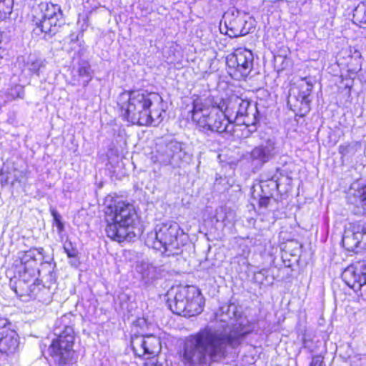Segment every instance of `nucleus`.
Returning <instances> with one entry per match:
<instances>
[{
	"instance_id": "nucleus-9",
	"label": "nucleus",
	"mask_w": 366,
	"mask_h": 366,
	"mask_svg": "<svg viewBox=\"0 0 366 366\" xmlns=\"http://www.w3.org/2000/svg\"><path fill=\"white\" fill-rule=\"evenodd\" d=\"M224 108L230 124L234 123L237 125H245L249 127L254 125L257 121L256 107L249 101L238 96H232L225 102Z\"/></svg>"
},
{
	"instance_id": "nucleus-20",
	"label": "nucleus",
	"mask_w": 366,
	"mask_h": 366,
	"mask_svg": "<svg viewBox=\"0 0 366 366\" xmlns=\"http://www.w3.org/2000/svg\"><path fill=\"white\" fill-rule=\"evenodd\" d=\"M165 113L164 103L162 98V102L157 104H152V107L146 112V116L148 117V122L146 124H139L142 126L159 125L163 120V114Z\"/></svg>"
},
{
	"instance_id": "nucleus-41",
	"label": "nucleus",
	"mask_w": 366,
	"mask_h": 366,
	"mask_svg": "<svg viewBox=\"0 0 366 366\" xmlns=\"http://www.w3.org/2000/svg\"><path fill=\"white\" fill-rule=\"evenodd\" d=\"M6 181L7 182H10L11 184H14V182H20V180L18 178H16V177H14V179H11V180H10V177H8Z\"/></svg>"
},
{
	"instance_id": "nucleus-31",
	"label": "nucleus",
	"mask_w": 366,
	"mask_h": 366,
	"mask_svg": "<svg viewBox=\"0 0 366 366\" xmlns=\"http://www.w3.org/2000/svg\"><path fill=\"white\" fill-rule=\"evenodd\" d=\"M231 214L232 212H227L226 208L219 207L216 210L215 218L217 222H222L226 224L227 222H230V220L229 219V215Z\"/></svg>"
},
{
	"instance_id": "nucleus-13",
	"label": "nucleus",
	"mask_w": 366,
	"mask_h": 366,
	"mask_svg": "<svg viewBox=\"0 0 366 366\" xmlns=\"http://www.w3.org/2000/svg\"><path fill=\"white\" fill-rule=\"evenodd\" d=\"M342 279L354 290H359L366 284V261H358L347 267Z\"/></svg>"
},
{
	"instance_id": "nucleus-39",
	"label": "nucleus",
	"mask_w": 366,
	"mask_h": 366,
	"mask_svg": "<svg viewBox=\"0 0 366 366\" xmlns=\"http://www.w3.org/2000/svg\"><path fill=\"white\" fill-rule=\"evenodd\" d=\"M339 152L342 154V155H347L349 152V147L348 146H345V145H340L339 147Z\"/></svg>"
},
{
	"instance_id": "nucleus-37",
	"label": "nucleus",
	"mask_w": 366,
	"mask_h": 366,
	"mask_svg": "<svg viewBox=\"0 0 366 366\" xmlns=\"http://www.w3.org/2000/svg\"><path fill=\"white\" fill-rule=\"evenodd\" d=\"M269 194H265L260 197L259 200V205L261 207H267L269 203Z\"/></svg>"
},
{
	"instance_id": "nucleus-7",
	"label": "nucleus",
	"mask_w": 366,
	"mask_h": 366,
	"mask_svg": "<svg viewBox=\"0 0 366 366\" xmlns=\"http://www.w3.org/2000/svg\"><path fill=\"white\" fill-rule=\"evenodd\" d=\"M167 303L173 313L189 317L201 313L203 297L195 287H180L177 289L173 298L168 299Z\"/></svg>"
},
{
	"instance_id": "nucleus-21",
	"label": "nucleus",
	"mask_w": 366,
	"mask_h": 366,
	"mask_svg": "<svg viewBox=\"0 0 366 366\" xmlns=\"http://www.w3.org/2000/svg\"><path fill=\"white\" fill-rule=\"evenodd\" d=\"M25 66L31 74L39 76L46 66V61L35 54H30L27 57Z\"/></svg>"
},
{
	"instance_id": "nucleus-15",
	"label": "nucleus",
	"mask_w": 366,
	"mask_h": 366,
	"mask_svg": "<svg viewBox=\"0 0 366 366\" xmlns=\"http://www.w3.org/2000/svg\"><path fill=\"white\" fill-rule=\"evenodd\" d=\"M42 251V248L31 249L23 254L21 257V262L23 265V271L20 272L21 278L26 280V276L34 278L39 274L37 257H41Z\"/></svg>"
},
{
	"instance_id": "nucleus-27",
	"label": "nucleus",
	"mask_w": 366,
	"mask_h": 366,
	"mask_svg": "<svg viewBox=\"0 0 366 366\" xmlns=\"http://www.w3.org/2000/svg\"><path fill=\"white\" fill-rule=\"evenodd\" d=\"M64 249L68 257L74 258V259L71 262V264L77 267L79 264V262L76 259L78 255V251L74 247L72 243L71 242H66L64 244Z\"/></svg>"
},
{
	"instance_id": "nucleus-25",
	"label": "nucleus",
	"mask_w": 366,
	"mask_h": 366,
	"mask_svg": "<svg viewBox=\"0 0 366 366\" xmlns=\"http://www.w3.org/2000/svg\"><path fill=\"white\" fill-rule=\"evenodd\" d=\"M353 20L360 26L366 27V1L360 2L354 9Z\"/></svg>"
},
{
	"instance_id": "nucleus-5",
	"label": "nucleus",
	"mask_w": 366,
	"mask_h": 366,
	"mask_svg": "<svg viewBox=\"0 0 366 366\" xmlns=\"http://www.w3.org/2000/svg\"><path fill=\"white\" fill-rule=\"evenodd\" d=\"M184 233L175 222H167L155 225L147 233L145 244L165 256L177 255L182 252Z\"/></svg>"
},
{
	"instance_id": "nucleus-12",
	"label": "nucleus",
	"mask_w": 366,
	"mask_h": 366,
	"mask_svg": "<svg viewBox=\"0 0 366 366\" xmlns=\"http://www.w3.org/2000/svg\"><path fill=\"white\" fill-rule=\"evenodd\" d=\"M131 346L136 356L147 359L157 355L161 350L159 338L152 335L132 337Z\"/></svg>"
},
{
	"instance_id": "nucleus-26",
	"label": "nucleus",
	"mask_w": 366,
	"mask_h": 366,
	"mask_svg": "<svg viewBox=\"0 0 366 366\" xmlns=\"http://www.w3.org/2000/svg\"><path fill=\"white\" fill-rule=\"evenodd\" d=\"M4 102H11L16 99H23L24 96V87L20 84H15L9 88L4 93Z\"/></svg>"
},
{
	"instance_id": "nucleus-17",
	"label": "nucleus",
	"mask_w": 366,
	"mask_h": 366,
	"mask_svg": "<svg viewBox=\"0 0 366 366\" xmlns=\"http://www.w3.org/2000/svg\"><path fill=\"white\" fill-rule=\"evenodd\" d=\"M42 287L43 285L38 280L37 276L34 278L26 276V280L20 277L14 291L16 295L21 297L26 296L33 300L36 295V292Z\"/></svg>"
},
{
	"instance_id": "nucleus-22",
	"label": "nucleus",
	"mask_w": 366,
	"mask_h": 366,
	"mask_svg": "<svg viewBox=\"0 0 366 366\" xmlns=\"http://www.w3.org/2000/svg\"><path fill=\"white\" fill-rule=\"evenodd\" d=\"M139 272L146 284H149L157 278V268L150 264L142 263L139 267Z\"/></svg>"
},
{
	"instance_id": "nucleus-19",
	"label": "nucleus",
	"mask_w": 366,
	"mask_h": 366,
	"mask_svg": "<svg viewBox=\"0 0 366 366\" xmlns=\"http://www.w3.org/2000/svg\"><path fill=\"white\" fill-rule=\"evenodd\" d=\"M19 343L17 333L10 330L0 336V352L12 353L17 349Z\"/></svg>"
},
{
	"instance_id": "nucleus-34",
	"label": "nucleus",
	"mask_w": 366,
	"mask_h": 366,
	"mask_svg": "<svg viewBox=\"0 0 366 366\" xmlns=\"http://www.w3.org/2000/svg\"><path fill=\"white\" fill-rule=\"evenodd\" d=\"M226 26L227 28L226 33L231 38L244 36L247 34V32L244 31L242 29L234 28L232 26L229 27L227 24Z\"/></svg>"
},
{
	"instance_id": "nucleus-30",
	"label": "nucleus",
	"mask_w": 366,
	"mask_h": 366,
	"mask_svg": "<svg viewBox=\"0 0 366 366\" xmlns=\"http://www.w3.org/2000/svg\"><path fill=\"white\" fill-rule=\"evenodd\" d=\"M12 11V6L10 1L0 0V19H5Z\"/></svg>"
},
{
	"instance_id": "nucleus-40",
	"label": "nucleus",
	"mask_w": 366,
	"mask_h": 366,
	"mask_svg": "<svg viewBox=\"0 0 366 366\" xmlns=\"http://www.w3.org/2000/svg\"><path fill=\"white\" fill-rule=\"evenodd\" d=\"M144 366H162V365L155 362L154 360H150L144 363Z\"/></svg>"
},
{
	"instance_id": "nucleus-1",
	"label": "nucleus",
	"mask_w": 366,
	"mask_h": 366,
	"mask_svg": "<svg viewBox=\"0 0 366 366\" xmlns=\"http://www.w3.org/2000/svg\"><path fill=\"white\" fill-rule=\"evenodd\" d=\"M254 328L255 324L246 319L239 320L229 332L206 327L186 338L179 352V360L184 366H210L226 355L227 346L239 345Z\"/></svg>"
},
{
	"instance_id": "nucleus-32",
	"label": "nucleus",
	"mask_w": 366,
	"mask_h": 366,
	"mask_svg": "<svg viewBox=\"0 0 366 366\" xmlns=\"http://www.w3.org/2000/svg\"><path fill=\"white\" fill-rule=\"evenodd\" d=\"M51 215L53 217L54 223L57 227L58 232L61 233L63 232L64 229V226L63 222L61 220V215L54 209L51 211Z\"/></svg>"
},
{
	"instance_id": "nucleus-23",
	"label": "nucleus",
	"mask_w": 366,
	"mask_h": 366,
	"mask_svg": "<svg viewBox=\"0 0 366 366\" xmlns=\"http://www.w3.org/2000/svg\"><path fill=\"white\" fill-rule=\"evenodd\" d=\"M359 230H355L352 234H346L342 237V246L349 251L354 250L360 243Z\"/></svg>"
},
{
	"instance_id": "nucleus-35",
	"label": "nucleus",
	"mask_w": 366,
	"mask_h": 366,
	"mask_svg": "<svg viewBox=\"0 0 366 366\" xmlns=\"http://www.w3.org/2000/svg\"><path fill=\"white\" fill-rule=\"evenodd\" d=\"M267 275H268V270L266 269H262L254 274V278L257 280V281H258L259 276H262V278L259 280V282L262 283L264 278H266Z\"/></svg>"
},
{
	"instance_id": "nucleus-24",
	"label": "nucleus",
	"mask_w": 366,
	"mask_h": 366,
	"mask_svg": "<svg viewBox=\"0 0 366 366\" xmlns=\"http://www.w3.org/2000/svg\"><path fill=\"white\" fill-rule=\"evenodd\" d=\"M77 73L79 76L82 79L81 83L79 84L83 86H86L92 79L89 64L86 61H80L79 63Z\"/></svg>"
},
{
	"instance_id": "nucleus-29",
	"label": "nucleus",
	"mask_w": 366,
	"mask_h": 366,
	"mask_svg": "<svg viewBox=\"0 0 366 366\" xmlns=\"http://www.w3.org/2000/svg\"><path fill=\"white\" fill-rule=\"evenodd\" d=\"M33 300H37L39 302L44 304L50 302L51 295L49 289L43 285V287L36 292V295Z\"/></svg>"
},
{
	"instance_id": "nucleus-2",
	"label": "nucleus",
	"mask_w": 366,
	"mask_h": 366,
	"mask_svg": "<svg viewBox=\"0 0 366 366\" xmlns=\"http://www.w3.org/2000/svg\"><path fill=\"white\" fill-rule=\"evenodd\" d=\"M224 106L225 101L223 99H214L212 96L194 101L192 120L196 122L201 132L210 135L212 133L229 132L230 122Z\"/></svg>"
},
{
	"instance_id": "nucleus-11",
	"label": "nucleus",
	"mask_w": 366,
	"mask_h": 366,
	"mask_svg": "<svg viewBox=\"0 0 366 366\" xmlns=\"http://www.w3.org/2000/svg\"><path fill=\"white\" fill-rule=\"evenodd\" d=\"M252 52L247 49L238 48L227 56V65L239 73L240 77H247L253 68Z\"/></svg>"
},
{
	"instance_id": "nucleus-10",
	"label": "nucleus",
	"mask_w": 366,
	"mask_h": 366,
	"mask_svg": "<svg viewBox=\"0 0 366 366\" xmlns=\"http://www.w3.org/2000/svg\"><path fill=\"white\" fill-rule=\"evenodd\" d=\"M41 6L42 19L36 21L34 31L37 34L44 33L45 36H52L64 23L62 11L59 5L53 3L41 4Z\"/></svg>"
},
{
	"instance_id": "nucleus-6",
	"label": "nucleus",
	"mask_w": 366,
	"mask_h": 366,
	"mask_svg": "<svg viewBox=\"0 0 366 366\" xmlns=\"http://www.w3.org/2000/svg\"><path fill=\"white\" fill-rule=\"evenodd\" d=\"M71 314H66L59 319L55 324L54 339L49 353L55 364L64 365L69 364L74 359V331Z\"/></svg>"
},
{
	"instance_id": "nucleus-38",
	"label": "nucleus",
	"mask_w": 366,
	"mask_h": 366,
	"mask_svg": "<svg viewBox=\"0 0 366 366\" xmlns=\"http://www.w3.org/2000/svg\"><path fill=\"white\" fill-rule=\"evenodd\" d=\"M355 230H359V237L361 238L362 235L366 234V224H359L355 227Z\"/></svg>"
},
{
	"instance_id": "nucleus-8",
	"label": "nucleus",
	"mask_w": 366,
	"mask_h": 366,
	"mask_svg": "<svg viewBox=\"0 0 366 366\" xmlns=\"http://www.w3.org/2000/svg\"><path fill=\"white\" fill-rule=\"evenodd\" d=\"M156 162L173 167H180L191 160L190 154L186 152L184 144L170 138L162 139L157 143Z\"/></svg>"
},
{
	"instance_id": "nucleus-14",
	"label": "nucleus",
	"mask_w": 366,
	"mask_h": 366,
	"mask_svg": "<svg viewBox=\"0 0 366 366\" xmlns=\"http://www.w3.org/2000/svg\"><path fill=\"white\" fill-rule=\"evenodd\" d=\"M277 154L278 149L274 140L268 139L252 149L249 159L253 164L262 167L274 159Z\"/></svg>"
},
{
	"instance_id": "nucleus-33",
	"label": "nucleus",
	"mask_w": 366,
	"mask_h": 366,
	"mask_svg": "<svg viewBox=\"0 0 366 366\" xmlns=\"http://www.w3.org/2000/svg\"><path fill=\"white\" fill-rule=\"evenodd\" d=\"M226 26L227 28L226 33L231 38L244 36L247 34V32L244 31L242 29L234 28L232 26L229 27L227 24Z\"/></svg>"
},
{
	"instance_id": "nucleus-4",
	"label": "nucleus",
	"mask_w": 366,
	"mask_h": 366,
	"mask_svg": "<svg viewBox=\"0 0 366 366\" xmlns=\"http://www.w3.org/2000/svg\"><path fill=\"white\" fill-rule=\"evenodd\" d=\"M161 102L162 97L158 93L138 89L122 92L119 95L118 105L121 116L125 120L139 125L148 122L146 112L152 107V104Z\"/></svg>"
},
{
	"instance_id": "nucleus-36",
	"label": "nucleus",
	"mask_w": 366,
	"mask_h": 366,
	"mask_svg": "<svg viewBox=\"0 0 366 366\" xmlns=\"http://www.w3.org/2000/svg\"><path fill=\"white\" fill-rule=\"evenodd\" d=\"M310 366H323V357L321 355L314 356Z\"/></svg>"
},
{
	"instance_id": "nucleus-16",
	"label": "nucleus",
	"mask_w": 366,
	"mask_h": 366,
	"mask_svg": "<svg viewBox=\"0 0 366 366\" xmlns=\"http://www.w3.org/2000/svg\"><path fill=\"white\" fill-rule=\"evenodd\" d=\"M347 199L355 206L357 214L366 216V184L353 182L347 192Z\"/></svg>"
},
{
	"instance_id": "nucleus-18",
	"label": "nucleus",
	"mask_w": 366,
	"mask_h": 366,
	"mask_svg": "<svg viewBox=\"0 0 366 366\" xmlns=\"http://www.w3.org/2000/svg\"><path fill=\"white\" fill-rule=\"evenodd\" d=\"M313 89V84L302 79L300 84V91L297 96V102L300 103L299 112L301 116L307 114L310 110V95Z\"/></svg>"
},
{
	"instance_id": "nucleus-28",
	"label": "nucleus",
	"mask_w": 366,
	"mask_h": 366,
	"mask_svg": "<svg viewBox=\"0 0 366 366\" xmlns=\"http://www.w3.org/2000/svg\"><path fill=\"white\" fill-rule=\"evenodd\" d=\"M260 187L263 193L265 194L272 195V192L278 189L279 184L277 180L272 178L267 181L261 182Z\"/></svg>"
},
{
	"instance_id": "nucleus-3",
	"label": "nucleus",
	"mask_w": 366,
	"mask_h": 366,
	"mask_svg": "<svg viewBox=\"0 0 366 366\" xmlns=\"http://www.w3.org/2000/svg\"><path fill=\"white\" fill-rule=\"evenodd\" d=\"M106 233L111 239L118 242L132 241L139 235V229L136 232V225L139 222L134 207L124 201L115 202L107 207Z\"/></svg>"
}]
</instances>
